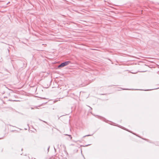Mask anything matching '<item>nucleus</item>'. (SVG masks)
I'll list each match as a JSON object with an SVG mask.
<instances>
[{
  "instance_id": "nucleus-5",
  "label": "nucleus",
  "mask_w": 159,
  "mask_h": 159,
  "mask_svg": "<svg viewBox=\"0 0 159 159\" xmlns=\"http://www.w3.org/2000/svg\"><path fill=\"white\" fill-rule=\"evenodd\" d=\"M90 136V135H85V136H84V137H85L86 136Z\"/></svg>"
},
{
  "instance_id": "nucleus-3",
  "label": "nucleus",
  "mask_w": 159,
  "mask_h": 159,
  "mask_svg": "<svg viewBox=\"0 0 159 159\" xmlns=\"http://www.w3.org/2000/svg\"><path fill=\"white\" fill-rule=\"evenodd\" d=\"M68 135V136H69L70 137V139H72V137H71V135Z\"/></svg>"
},
{
  "instance_id": "nucleus-6",
  "label": "nucleus",
  "mask_w": 159,
  "mask_h": 159,
  "mask_svg": "<svg viewBox=\"0 0 159 159\" xmlns=\"http://www.w3.org/2000/svg\"><path fill=\"white\" fill-rule=\"evenodd\" d=\"M124 90H127V89H123Z\"/></svg>"
},
{
  "instance_id": "nucleus-7",
  "label": "nucleus",
  "mask_w": 159,
  "mask_h": 159,
  "mask_svg": "<svg viewBox=\"0 0 159 159\" xmlns=\"http://www.w3.org/2000/svg\"><path fill=\"white\" fill-rule=\"evenodd\" d=\"M49 148H50V147L49 146V147L48 148V150H49Z\"/></svg>"
},
{
  "instance_id": "nucleus-2",
  "label": "nucleus",
  "mask_w": 159,
  "mask_h": 159,
  "mask_svg": "<svg viewBox=\"0 0 159 159\" xmlns=\"http://www.w3.org/2000/svg\"><path fill=\"white\" fill-rule=\"evenodd\" d=\"M8 101H12V102H15V101H17L16 100H12L11 99H10L8 100Z\"/></svg>"
},
{
  "instance_id": "nucleus-1",
  "label": "nucleus",
  "mask_w": 159,
  "mask_h": 159,
  "mask_svg": "<svg viewBox=\"0 0 159 159\" xmlns=\"http://www.w3.org/2000/svg\"><path fill=\"white\" fill-rule=\"evenodd\" d=\"M70 63V61H65L64 62H63V63H61L60 65H59L58 66V67L60 68L61 67H63L64 66H65L68 65Z\"/></svg>"
},
{
  "instance_id": "nucleus-4",
  "label": "nucleus",
  "mask_w": 159,
  "mask_h": 159,
  "mask_svg": "<svg viewBox=\"0 0 159 159\" xmlns=\"http://www.w3.org/2000/svg\"><path fill=\"white\" fill-rule=\"evenodd\" d=\"M39 120H41V121H42V120H40V119H39ZM42 121H43L45 123H46V124H47V123L46 122V121H43V120H42Z\"/></svg>"
}]
</instances>
